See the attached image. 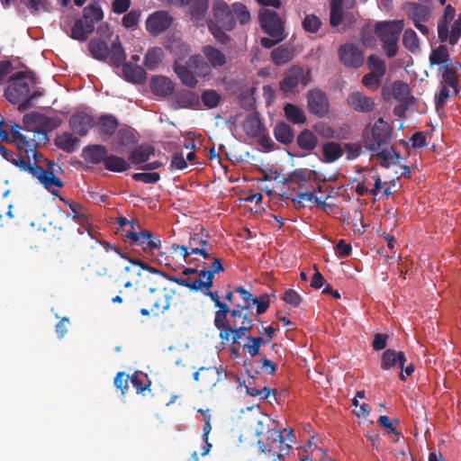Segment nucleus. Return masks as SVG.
Wrapping results in <instances>:
<instances>
[{"label":"nucleus","instance_id":"obj_1","mask_svg":"<svg viewBox=\"0 0 461 461\" xmlns=\"http://www.w3.org/2000/svg\"><path fill=\"white\" fill-rule=\"evenodd\" d=\"M153 285H143L147 288L137 298L130 300L131 305L135 308H140V312L143 316H149L153 313L154 316H158L164 313L171 306V301L175 294V290L162 286L157 280Z\"/></svg>","mask_w":461,"mask_h":461},{"label":"nucleus","instance_id":"obj_2","mask_svg":"<svg viewBox=\"0 0 461 461\" xmlns=\"http://www.w3.org/2000/svg\"><path fill=\"white\" fill-rule=\"evenodd\" d=\"M36 83V77L32 71H18L11 77L5 96L11 104H17L19 111H25L31 107L28 95L31 86Z\"/></svg>","mask_w":461,"mask_h":461},{"label":"nucleus","instance_id":"obj_3","mask_svg":"<svg viewBox=\"0 0 461 461\" xmlns=\"http://www.w3.org/2000/svg\"><path fill=\"white\" fill-rule=\"evenodd\" d=\"M173 69L181 83L190 88L197 86V77H206L212 73L210 65L201 55L191 56L185 64L175 60Z\"/></svg>","mask_w":461,"mask_h":461},{"label":"nucleus","instance_id":"obj_4","mask_svg":"<svg viewBox=\"0 0 461 461\" xmlns=\"http://www.w3.org/2000/svg\"><path fill=\"white\" fill-rule=\"evenodd\" d=\"M264 422L258 421L256 435L258 437L264 435ZM258 445L262 453L273 456V460H282L285 455H288L292 447L285 442V437L280 429H268L265 433V437L259 438Z\"/></svg>","mask_w":461,"mask_h":461},{"label":"nucleus","instance_id":"obj_5","mask_svg":"<svg viewBox=\"0 0 461 461\" xmlns=\"http://www.w3.org/2000/svg\"><path fill=\"white\" fill-rule=\"evenodd\" d=\"M213 249V244L210 241L209 231L201 227L199 231L191 234L188 245L172 244L171 250L176 252L181 251L185 260L188 263L187 258L190 255H200L203 258H210L211 252Z\"/></svg>","mask_w":461,"mask_h":461},{"label":"nucleus","instance_id":"obj_6","mask_svg":"<svg viewBox=\"0 0 461 461\" xmlns=\"http://www.w3.org/2000/svg\"><path fill=\"white\" fill-rule=\"evenodd\" d=\"M129 262L130 264L120 271L116 279V281L122 283L125 288L138 285L143 270L149 273V275L147 276L149 281L147 285H149L154 284L155 277L159 278L163 276V272L144 263L140 259H129Z\"/></svg>","mask_w":461,"mask_h":461},{"label":"nucleus","instance_id":"obj_7","mask_svg":"<svg viewBox=\"0 0 461 461\" xmlns=\"http://www.w3.org/2000/svg\"><path fill=\"white\" fill-rule=\"evenodd\" d=\"M12 162L17 166L21 171L27 172L33 178L38 179L47 190L58 196V190L56 188H61L63 183L50 171H44L42 166L32 164V160H29L25 154L24 157L14 158Z\"/></svg>","mask_w":461,"mask_h":461},{"label":"nucleus","instance_id":"obj_8","mask_svg":"<svg viewBox=\"0 0 461 461\" xmlns=\"http://www.w3.org/2000/svg\"><path fill=\"white\" fill-rule=\"evenodd\" d=\"M393 129L383 118H379L373 125H367L363 131L365 148L370 151H377L387 146L392 139Z\"/></svg>","mask_w":461,"mask_h":461},{"label":"nucleus","instance_id":"obj_9","mask_svg":"<svg viewBox=\"0 0 461 461\" xmlns=\"http://www.w3.org/2000/svg\"><path fill=\"white\" fill-rule=\"evenodd\" d=\"M403 29V21L380 22L375 25V34L383 42L386 56L390 59L396 56L398 40Z\"/></svg>","mask_w":461,"mask_h":461},{"label":"nucleus","instance_id":"obj_10","mask_svg":"<svg viewBox=\"0 0 461 461\" xmlns=\"http://www.w3.org/2000/svg\"><path fill=\"white\" fill-rule=\"evenodd\" d=\"M11 135L13 142L23 153L38 149L41 144H45L49 140L44 131L29 129L28 127L22 128L17 124L12 126Z\"/></svg>","mask_w":461,"mask_h":461},{"label":"nucleus","instance_id":"obj_11","mask_svg":"<svg viewBox=\"0 0 461 461\" xmlns=\"http://www.w3.org/2000/svg\"><path fill=\"white\" fill-rule=\"evenodd\" d=\"M258 21L262 30L270 37L285 36V21L276 11L261 9L258 14Z\"/></svg>","mask_w":461,"mask_h":461},{"label":"nucleus","instance_id":"obj_12","mask_svg":"<svg viewBox=\"0 0 461 461\" xmlns=\"http://www.w3.org/2000/svg\"><path fill=\"white\" fill-rule=\"evenodd\" d=\"M311 80L310 72H305L299 66H292L285 73L284 78L280 82V90L285 95L294 94L295 87L301 84L306 86Z\"/></svg>","mask_w":461,"mask_h":461},{"label":"nucleus","instance_id":"obj_13","mask_svg":"<svg viewBox=\"0 0 461 461\" xmlns=\"http://www.w3.org/2000/svg\"><path fill=\"white\" fill-rule=\"evenodd\" d=\"M130 236V243L133 246L141 247L144 252L153 253L161 247L159 236H154L149 230L143 229V230H138V232H131Z\"/></svg>","mask_w":461,"mask_h":461},{"label":"nucleus","instance_id":"obj_14","mask_svg":"<svg viewBox=\"0 0 461 461\" xmlns=\"http://www.w3.org/2000/svg\"><path fill=\"white\" fill-rule=\"evenodd\" d=\"M339 58L342 64L348 68H360L364 64L363 51L353 43H346L339 49Z\"/></svg>","mask_w":461,"mask_h":461},{"label":"nucleus","instance_id":"obj_15","mask_svg":"<svg viewBox=\"0 0 461 461\" xmlns=\"http://www.w3.org/2000/svg\"><path fill=\"white\" fill-rule=\"evenodd\" d=\"M173 22L172 16L167 11H157L146 20V30L153 36H158L167 30Z\"/></svg>","mask_w":461,"mask_h":461},{"label":"nucleus","instance_id":"obj_16","mask_svg":"<svg viewBox=\"0 0 461 461\" xmlns=\"http://www.w3.org/2000/svg\"><path fill=\"white\" fill-rule=\"evenodd\" d=\"M308 110L311 113L322 118L329 112V100L326 94L320 89H312L307 95Z\"/></svg>","mask_w":461,"mask_h":461},{"label":"nucleus","instance_id":"obj_17","mask_svg":"<svg viewBox=\"0 0 461 461\" xmlns=\"http://www.w3.org/2000/svg\"><path fill=\"white\" fill-rule=\"evenodd\" d=\"M212 13L215 22L220 23L226 31H231L236 25L232 7L223 0H215L212 5Z\"/></svg>","mask_w":461,"mask_h":461},{"label":"nucleus","instance_id":"obj_18","mask_svg":"<svg viewBox=\"0 0 461 461\" xmlns=\"http://www.w3.org/2000/svg\"><path fill=\"white\" fill-rule=\"evenodd\" d=\"M252 328L253 318L250 317L246 321H243L241 325L235 329L229 327L227 330H221V331L219 333V337L223 343L231 340L232 344H240V339L242 338L247 339V337H251L250 335H248V333L250 332Z\"/></svg>","mask_w":461,"mask_h":461},{"label":"nucleus","instance_id":"obj_19","mask_svg":"<svg viewBox=\"0 0 461 461\" xmlns=\"http://www.w3.org/2000/svg\"><path fill=\"white\" fill-rule=\"evenodd\" d=\"M94 125V118L84 113H75L69 119L71 130L79 136H86Z\"/></svg>","mask_w":461,"mask_h":461},{"label":"nucleus","instance_id":"obj_20","mask_svg":"<svg viewBox=\"0 0 461 461\" xmlns=\"http://www.w3.org/2000/svg\"><path fill=\"white\" fill-rule=\"evenodd\" d=\"M406 361L407 358L404 352L388 348L382 354L381 367L384 370H389L391 368L402 369Z\"/></svg>","mask_w":461,"mask_h":461},{"label":"nucleus","instance_id":"obj_21","mask_svg":"<svg viewBox=\"0 0 461 461\" xmlns=\"http://www.w3.org/2000/svg\"><path fill=\"white\" fill-rule=\"evenodd\" d=\"M403 10L414 24L418 23H426L430 18V10L429 7L420 4L407 3L404 5Z\"/></svg>","mask_w":461,"mask_h":461},{"label":"nucleus","instance_id":"obj_22","mask_svg":"<svg viewBox=\"0 0 461 461\" xmlns=\"http://www.w3.org/2000/svg\"><path fill=\"white\" fill-rule=\"evenodd\" d=\"M348 103L350 107L359 113H369L375 107L373 98L359 92H354L348 96Z\"/></svg>","mask_w":461,"mask_h":461},{"label":"nucleus","instance_id":"obj_23","mask_svg":"<svg viewBox=\"0 0 461 461\" xmlns=\"http://www.w3.org/2000/svg\"><path fill=\"white\" fill-rule=\"evenodd\" d=\"M150 89L158 96H168L175 89L173 82L167 77L155 76L150 80Z\"/></svg>","mask_w":461,"mask_h":461},{"label":"nucleus","instance_id":"obj_24","mask_svg":"<svg viewBox=\"0 0 461 461\" xmlns=\"http://www.w3.org/2000/svg\"><path fill=\"white\" fill-rule=\"evenodd\" d=\"M243 129L247 135L254 138L260 137L266 131V127L258 113H251L247 116L243 123Z\"/></svg>","mask_w":461,"mask_h":461},{"label":"nucleus","instance_id":"obj_25","mask_svg":"<svg viewBox=\"0 0 461 461\" xmlns=\"http://www.w3.org/2000/svg\"><path fill=\"white\" fill-rule=\"evenodd\" d=\"M107 153L108 150L104 146L95 144L85 147L82 151V157L89 163L98 164L102 161L104 163Z\"/></svg>","mask_w":461,"mask_h":461},{"label":"nucleus","instance_id":"obj_26","mask_svg":"<svg viewBox=\"0 0 461 461\" xmlns=\"http://www.w3.org/2000/svg\"><path fill=\"white\" fill-rule=\"evenodd\" d=\"M34 120L38 123V130L44 131L48 136V132L58 128L60 122L57 118L45 117L41 114L32 113L24 115V123H29L30 121Z\"/></svg>","mask_w":461,"mask_h":461},{"label":"nucleus","instance_id":"obj_27","mask_svg":"<svg viewBox=\"0 0 461 461\" xmlns=\"http://www.w3.org/2000/svg\"><path fill=\"white\" fill-rule=\"evenodd\" d=\"M188 14L195 23L204 20L209 9V0H188Z\"/></svg>","mask_w":461,"mask_h":461},{"label":"nucleus","instance_id":"obj_28","mask_svg":"<svg viewBox=\"0 0 461 461\" xmlns=\"http://www.w3.org/2000/svg\"><path fill=\"white\" fill-rule=\"evenodd\" d=\"M273 134L276 140L283 145H290L294 140V131L293 128L285 122H279L275 125Z\"/></svg>","mask_w":461,"mask_h":461},{"label":"nucleus","instance_id":"obj_29","mask_svg":"<svg viewBox=\"0 0 461 461\" xmlns=\"http://www.w3.org/2000/svg\"><path fill=\"white\" fill-rule=\"evenodd\" d=\"M122 73L129 82L135 84H141L146 79V71L145 69L139 66L133 65L130 62H126L122 66Z\"/></svg>","mask_w":461,"mask_h":461},{"label":"nucleus","instance_id":"obj_30","mask_svg":"<svg viewBox=\"0 0 461 461\" xmlns=\"http://www.w3.org/2000/svg\"><path fill=\"white\" fill-rule=\"evenodd\" d=\"M456 10L450 5L445 8L444 15L438 23V34L441 42H445L448 38V23L455 18Z\"/></svg>","mask_w":461,"mask_h":461},{"label":"nucleus","instance_id":"obj_31","mask_svg":"<svg viewBox=\"0 0 461 461\" xmlns=\"http://www.w3.org/2000/svg\"><path fill=\"white\" fill-rule=\"evenodd\" d=\"M202 379L201 382L204 386L212 387L216 384L226 377L225 372H220L215 366L202 367Z\"/></svg>","mask_w":461,"mask_h":461},{"label":"nucleus","instance_id":"obj_32","mask_svg":"<svg viewBox=\"0 0 461 461\" xmlns=\"http://www.w3.org/2000/svg\"><path fill=\"white\" fill-rule=\"evenodd\" d=\"M88 50L92 56L100 61H104L110 54L107 42L101 39H92L88 43Z\"/></svg>","mask_w":461,"mask_h":461},{"label":"nucleus","instance_id":"obj_33","mask_svg":"<svg viewBox=\"0 0 461 461\" xmlns=\"http://www.w3.org/2000/svg\"><path fill=\"white\" fill-rule=\"evenodd\" d=\"M176 102L181 108L196 109L200 105V97L193 91L183 90L176 95Z\"/></svg>","mask_w":461,"mask_h":461},{"label":"nucleus","instance_id":"obj_34","mask_svg":"<svg viewBox=\"0 0 461 461\" xmlns=\"http://www.w3.org/2000/svg\"><path fill=\"white\" fill-rule=\"evenodd\" d=\"M203 53L210 67L218 68L226 64L227 59L224 53L212 46H204L203 48Z\"/></svg>","mask_w":461,"mask_h":461},{"label":"nucleus","instance_id":"obj_35","mask_svg":"<svg viewBox=\"0 0 461 461\" xmlns=\"http://www.w3.org/2000/svg\"><path fill=\"white\" fill-rule=\"evenodd\" d=\"M294 56V49L288 45H281L271 52L272 60L277 66L286 64L293 59Z\"/></svg>","mask_w":461,"mask_h":461},{"label":"nucleus","instance_id":"obj_36","mask_svg":"<svg viewBox=\"0 0 461 461\" xmlns=\"http://www.w3.org/2000/svg\"><path fill=\"white\" fill-rule=\"evenodd\" d=\"M154 151L151 145L142 144L131 150L129 159L133 165L143 164L149 159Z\"/></svg>","mask_w":461,"mask_h":461},{"label":"nucleus","instance_id":"obj_37","mask_svg":"<svg viewBox=\"0 0 461 461\" xmlns=\"http://www.w3.org/2000/svg\"><path fill=\"white\" fill-rule=\"evenodd\" d=\"M94 30L93 24H87L83 19H77L71 29L70 37L79 41H85Z\"/></svg>","mask_w":461,"mask_h":461},{"label":"nucleus","instance_id":"obj_38","mask_svg":"<svg viewBox=\"0 0 461 461\" xmlns=\"http://www.w3.org/2000/svg\"><path fill=\"white\" fill-rule=\"evenodd\" d=\"M110 63L115 67L123 66L126 59V53L120 41V37L117 35L113 41L110 50Z\"/></svg>","mask_w":461,"mask_h":461},{"label":"nucleus","instance_id":"obj_39","mask_svg":"<svg viewBox=\"0 0 461 461\" xmlns=\"http://www.w3.org/2000/svg\"><path fill=\"white\" fill-rule=\"evenodd\" d=\"M252 315L253 312L249 313V312L241 310L240 308L235 306L231 310L230 315L228 318L227 321L225 322V327L222 328V330H227L229 327H230L231 329H235L238 326H240L243 321H246L250 317H252Z\"/></svg>","mask_w":461,"mask_h":461},{"label":"nucleus","instance_id":"obj_40","mask_svg":"<svg viewBox=\"0 0 461 461\" xmlns=\"http://www.w3.org/2000/svg\"><path fill=\"white\" fill-rule=\"evenodd\" d=\"M97 125L100 134L104 138H109L115 132L118 121L114 116L106 114L100 117Z\"/></svg>","mask_w":461,"mask_h":461},{"label":"nucleus","instance_id":"obj_41","mask_svg":"<svg viewBox=\"0 0 461 461\" xmlns=\"http://www.w3.org/2000/svg\"><path fill=\"white\" fill-rule=\"evenodd\" d=\"M167 49L176 57L175 60L181 61L190 53V47L180 39H173L167 44Z\"/></svg>","mask_w":461,"mask_h":461},{"label":"nucleus","instance_id":"obj_42","mask_svg":"<svg viewBox=\"0 0 461 461\" xmlns=\"http://www.w3.org/2000/svg\"><path fill=\"white\" fill-rule=\"evenodd\" d=\"M375 152V156H376L382 160L381 165L383 167H388L390 164H400L401 155L399 152L395 151L392 147L388 149L387 146H384Z\"/></svg>","mask_w":461,"mask_h":461},{"label":"nucleus","instance_id":"obj_43","mask_svg":"<svg viewBox=\"0 0 461 461\" xmlns=\"http://www.w3.org/2000/svg\"><path fill=\"white\" fill-rule=\"evenodd\" d=\"M79 139L72 133L65 132L56 139V145L60 149L68 153H72L78 146Z\"/></svg>","mask_w":461,"mask_h":461},{"label":"nucleus","instance_id":"obj_44","mask_svg":"<svg viewBox=\"0 0 461 461\" xmlns=\"http://www.w3.org/2000/svg\"><path fill=\"white\" fill-rule=\"evenodd\" d=\"M296 142L300 149L312 151L316 148L318 139L313 132L305 129L298 134Z\"/></svg>","mask_w":461,"mask_h":461},{"label":"nucleus","instance_id":"obj_45","mask_svg":"<svg viewBox=\"0 0 461 461\" xmlns=\"http://www.w3.org/2000/svg\"><path fill=\"white\" fill-rule=\"evenodd\" d=\"M442 70L441 84L447 85L453 88V95H456L459 92L457 87V73L450 64H445L440 68Z\"/></svg>","mask_w":461,"mask_h":461},{"label":"nucleus","instance_id":"obj_46","mask_svg":"<svg viewBox=\"0 0 461 461\" xmlns=\"http://www.w3.org/2000/svg\"><path fill=\"white\" fill-rule=\"evenodd\" d=\"M284 113L286 119L294 124H301L306 122L304 112L295 104H286L284 106Z\"/></svg>","mask_w":461,"mask_h":461},{"label":"nucleus","instance_id":"obj_47","mask_svg":"<svg viewBox=\"0 0 461 461\" xmlns=\"http://www.w3.org/2000/svg\"><path fill=\"white\" fill-rule=\"evenodd\" d=\"M164 57L163 50L159 47H153L148 50L144 57V65L149 70H154L162 61Z\"/></svg>","mask_w":461,"mask_h":461},{"label":"nucleus","instance_id":"obj_48","mask_svg":"<svg viewBox=\"0 0 461 461\" xmlns=\"http://www.w3.org/2000/svg\"><path fill=\"white\" fill-rule=\"evenodd\" d=\"M104 18V12L102 8L97 5H89L83 9V20L87 24H95Z\"/></svg>","mask_w":461,"mask_h":461},{"label":"nucleus","instance_id":"obj_49","mask_svg":"<svg viewBox=\"0 0 461 461\" xmlns=\"http://www.w3.org/2000/svg\"><path fill=\"white\" fill-rule=\"evenodd\" d=\"M215 307L218 308V310L215 312L214 326L221 332L222 328L225 327V322L229 318L228 316L230 315L231 310L228 304L221 301L218 302Z\"/></svg>","mask_w":461,"mask_h":461},{"label":"nucleus","instance_id":"obj_50","mask_svg":"<svg viewBox=\"0 0 461 461\" xmlns=\"http://www.w3.org/2000/svg\"><path fill=\"white\" fill-rule=\"evenodd\" d=\"M104 164L107 170L113 172H124L130 168V164L125 159L114 155L107 156Z\"/></svg>","mask_w":461,"mask_h":461},{"label":"nucleus","instance_id":"obj_51","mask_svg":"<svg viewBox=\"0 0 461 461\" xmlns=\"http://www.w3.org/2000/svg\"><path fill=\"white\" fill-rule=\"evenodd\" d=\"M402 44L411 52L415 53L420 50V40L414 30L408 28L402 35Z\"/></svg>","mask_w":461,"mask_h":461},{"label":"nucleus","instance_id":"obj_52","mask_svg":"<svg viewBox=\"0 0 461 461\" xmlns=\"http://www.w3.org/2000/svg\"><path fill=\"white\" fill-rule=\"evenodd\" d=\"M130 381L137 393H143L146 390H149L150 381L147 375L141 372H135L130 375Z\"/></svg>","mask_w":461,"mask_h":461},{"label":"nucleus","instance_id":"obj_53","mask_svg":"<svg viewBox=\"0 0 461 461\" xmlns=\"http://www.w3.org/2000/svg\"><path fill=\"white\" fill-rule=\"evenodd\" d=\"M210 258L212 259L210 267L206 268L204 267L203 269H200L199 277H209L213 283L215 274L224 271V267L220 258L212 257V255Z\"/></svg>","mask_w":461,"mask_h":461},{"label":"nucleus","instance_id":"obj_54","mask_svg":"<svg viewBox=\"0 0 461 461\" xmlns=\"http://www.w3.org/2000/svg\"><path fill=\"white\" fill-rule=\"evenodd\" d=\"M342 155L343 150L337 142H328L323 146V156L327 162H334Z\"/></svg>","mask_w":461,"mask_h":461},{"label":"nucleus","instance_id":"obj_55","mask_svg":"<svg viewBox=\"0 0 461 461\" xmlns=\"http://www.w3.org/2000/svg\"><path fill=\"white\" fill-rule=\"evenodd\" d=\"M343 17V0H331L330 23L332 26H338Z\"/></svg>","mask_w":461,"mask_h":461},{"label":"nucleus","instance_id":"obj_56","mask_svg":"<svg viewBox=\"0 0 461 461\" xmlns=\"http://www.w3.org/2000/svg\"><path fill=\"white\" fill-rule=\"evenodd\" d=\"M232 12L235 21L237 20L241 25H245L249 23L250 14L244 4L240 2L234 3L232 5Z\"/></svg>","mask_w":461,"mask_h":461},{"label":"nucleus","instance_id":"obj_57","mask_svg":"<svg viewBox=\"0 0 461 461\" xmlns=\"http://www.w3.org/2000/svg\"><path fill=\"white\" fill-rule=\"evenodd\" d=\"M448 50L445 45H439L436 50H433L429 56V62L431 65L448 64Z\"/></svg>","mask_w":461,"mask_h":461},{"label":"nucleus","instance_id":"obj_58","mask_svg":"<svg viewBox=\"0 0 461 461\" xmlns=\"http://www.w3.org/2000/svg\"><path fill=\"white\" fill-rule=\"evenodd\" d=\"M367 65L371 72L376 74L378 77H384L386 72V66L384 61L377 55H370L367 58Z\"/></svg>","mask_w":461,"mask_h":461},{"label":"nucleus","instance_id":"obj_59","mask_svg":"<svg viewBox=\"0 0 461 461\" xmlns=\"http://www.w3.org/2000/svg\"><path fill=\"white\" fill-rule=\"evenodd\" d=\"M235 292L240 294L242 300V303H235V306L240 308L241 310L249 312L252 309L251 303L255 300L256 297H254L248 290L242 286L236 287Z\"/></svg>","mask_w":461,"mask_h":461},{"label":"nucleus","instance_id":"obj_60","mask_svg":"<svg viewBox=\"0 0 461 461\" xmlns=\"http://www.w3.org/2000/svg\"><path fill=\"white\" fill-rule=\"evenodd\" d=\"M208 29L214 38L221 43H227L230 41V36L226 34V31L220 23L215 21H208Z\"/></svg>","mask_w":461,"mask_h":461},{"label":"nucleus","instance_id":"obj_61","mask_svg":"<svg viewBox=\"0 0 461 461\" xmlns=\"http://www.w3.org/2000/svg\"><path fill=\"white\" fill-rule=\"evenodd\" d=\"M213 283L209 279V277H199V278H191L188 277L187 288L191 291L198 292L203 289L208 290L212 286Z\"/></svg>","mask_w":461,"mask_h":461},{"label":"nucleus","instance_id":"obj_62","mask_svg":"<svg viewBox=\"0 0 461 461\" xmlns=\"http://www.w3.org/2000/svg\"><path fill=\"white\" fill-rule=\"evenodd\" d=\"M117 145L120 146L116 148L117 151H121L122 147H128L135 142L134 135L129 130H120L116 136Z\"/></svg>","mask_w":461,"mask_h":461},{"label":"nucleus","instance_id":"obj_63","mask_svg":"<svg viewBox=\"0 0 461 461\" xmlns=\"http://www.w3.org/2000/svg\"><path fill=\"white\" fill-rule=\"evenodd\" d=\"M201 98L204 106L212 109L220 104L221 95L215 90H205L203 92Z\"/></svg>","mask_w":461,"mask_h":461},{"label":"nucleus","instance_id":"obj_64","mask_svg":"<svg viewBox=\"0 0 461 461\" xmlns=\"http://www.w3.org/2000/svg\"><path fill=\"white\" fill-rule=\"evenodd\" d=\"M393 95L398 101H404L410 94L409 86L402 81H395L392 86Z\"/></svg>","mask_w":461,"mask_h":461}]
</instances>
